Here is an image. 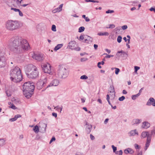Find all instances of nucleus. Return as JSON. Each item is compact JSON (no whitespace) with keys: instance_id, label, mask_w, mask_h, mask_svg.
<instances>
[{"instance_id":"4be33fe9","label":"nucleus","mask_w":155,"mask_h":155,"mask_svg":"<svg viewBox=\"0 0 155 155\" xmlns=\"http://www.w3.org/2000/svg\"><path fill=\"white\" fill-rule=\"evenodd\" d=\"M86 125H87V126L86 127V131L87 133L89 134L91 131L92 126L90 124L88 125L87 123L86 124Z\"/></svg>"},{"instance_id":"7ed1b4c3","label":"nucleus","mask_w":155,"mask_h":155,"mask_svg":"<svg viewBox=\"0 0 155 155\" xmlns=\"http://www.w3.org/2000/svg\"><path fill=\"white\" fill-rule=\"evenodd\" d=\"M25 73L28 78L33 79L38 76V72L37 67L32 64H29L27 66Z\"/></svg>"},{"instance_id":"412c9836","label":"nucleus","mask_w":155,"mask_h":155,"mask_svg":"<svg viewBox=\"0 0 155 155\" xmlns=\"http://www.w3.org/2000/svg\"><path fill=\"white\" fill-rule=\"evenodd\" d=\"M141 121V120L140 119H133L132 122V125H134L135 124H138L140 123Z\"/></svg>"},{"instance_id":"bb28decb","label":"nucleus","mask_w":155,"mask_h":155,"mask_svg":"<svg viewBox=\"0 0 155 155\" xmlns=\"http://www.w3.org/2000/svg\"><path fill=\"white\" fill-rule=\"evenodd\" d=\"M5 140L4 138L0 139V145L1 147H2L5 144Z\"/></svg>"},{"instance_id":"e2e57ef3","label":"nucleus","mask_w":155,"mask_h":155,"mask_svg":"<svg viewBox=\"0 0 155 155\" xmlns=\"http://www.w3.org/2000/svg\"><path fill=\"white\" fill-rule=\"evenodd\" d=\"M109 120V119L108 118H106L105 119V120L104 121V123L105 124H106L107 123L108 121Z\"/></svg>"},{"instance_id":"20e7f679","label":"nucleus","mask_w":155,"mask_h":155,"mask_svg":"<svg viewBox=\"0 0 155 155\" xmlns=\"http://www.w3.org/2000/svg\"><path fill=\"white\" fill-rule=\"evenodd\" d=\"M69 70L64 66L59 65L58 68L57 75L59 78L64 79L67 78L69 74Z\"/></svg>"},{"instance_id":"9d476101","label":"nucleus","mask_w":155,"mask_h":155,"mask_svg":"<svg viewBox=\"0 0 155 155\" xmlns=\"http://www.w3.org/2000/svg\"><path fill=\"white\" fill-rule=\"evenodd\" d=\"M31 54L32 55V58L38 61H41L44 59L43 55L42 54L39 53H35L34 52L31 53Z\"/></svg>"},{"instance_id":"79ce46f5","label":"nucleus","mask_w":155,"mask_h":155,"mask_svg":"<svg viewBox=\"0 0 155 155\" xmlns=\"http://www.w3.org/2000/svg\"><path fill=\"white\" fill-rule=\"evenodd\" d=\"M114 12V11L113 10H108L106 12V13L107 14L111 13Z\"/></svg>"},{"instance_id":"f8f14e48","label":"nucleus","mask_w":155,"mask_h":155,"mask_svg":"<svg viewBox=\"0 0 155 155\" xmlns=\"http://www.w3.org/2000/svg\"><path fill=\"white\" fill-rule=\"evenodd\" d=\"M59 83V81L57 79L53 80L49 84L47 85L46 88L52 86H58Z\"/></svg>"},{"instance_id":"2eb2a0df","label":"nucleus","mask_w":155,"mask_h":155,"mask_svg":"<svg viewBox=\"0 0 155 155\" xmlns=\"http://www.w3.org/2000/svg\"><path fill=\"white\" fill-rule=\"evenodd\" d=\"M128 134L130 137L134 136L136 134L138 135L139 134L136 129L132 130L128 133Z\"/></svg>"},{"instance_id":"603ef678","label":"nucleus","mask_w":155,"mask_h":155,"mask_svg":"<svg viewBox=\"0 0 155 155\" xmlns=\"http://www.w3.org/2000/svg\"><path fill=\"white\" fill-rule=\"evenodd\" d=\"M114 57V55H107L105 56V58H108L111 57Z\"/></svg>"},{"instance_id":"3c124183","label":"nucleus","mask_w":155,"mask_h":155,"mask_svg":"<svg viewBox=\"0 0 155 155\" xmlns=\"http://www.w3.org/2000/svg\"><path fill=\"white\" fill-rule=\"evenodd\" d=\"M19 13V15L21 17H22L23 16V14L22 12L19 10V11L18 12Z\"/></svg>"},{"instance_id":"58836bf2","label":"nucleus","mask_w":155,"mask_h":155,"mask_svg":"<svg viewBox=\"0 0 155 155\" xmlns=\"http://www.w3.org/2000/svg\"><path fill=\"white\" fill-rule=\"evenodd\" d=\"M115 73L117 75L118 74L120 70L119 68H115Z\"/></svg>"},{"instance_id":"72a5a7b5","label":"nucleus","mask_w":155,"mask_h":155,"mask_svg":"<svg viewBox=\"0 0 155 155\" xmlns=\"http://www.w3.org/2000/svg\"><path fill=\"white\" fill-rule=\"evenodd\" d=\"M115 27V26L114 24H110L109 25V27H106V28H114Z\"/></svg>"},{"instance_id":"f257e3e1","label":"nucleus","mask_w":155,"mask_h":155,"mask_svg":"<svg viewBox=\"0 0 155 155\" xmlns=\"http://www.w3.org/2000/svg\"><path fill=\"white\" fill-rule=\"evenodd\" d=\"M9 45L10 50L17 54L22 53L30 48L27 40L18 36H15L10 39Z\"/></svg>"},{"instance_id":"c03bdc74","label":"nucleus","mask_w":155,"mask_h":155,"mask_svg":"<svg viewBox=\"0 0 155 155\" xmlns=\"http://www.w3.org/2000/svg\"><path fill=\"white\" fill-rule=\"evenodd\" d=\"M16 117L15 116V117L13 118H11L9 119V121L11 122L14 121L16 120Z\"/></svg>"},{"instance_id":"f704fd0d","label":"nucleus","mask_w":155,"mask_h":155,"mask_svg":"<svg viewBox=\"0 0 155 155\" xmlns=\"http://www.w3.org/2000/svg\"><path fill=\"white\" fill-rule=\"evenodd\" d=\"M122 39V37H121V36H118V37H117V41L119 43H120Z\"/></svg>"},{"instance_id":"39448f33","label":"nucleus","mask_w":155,"mask_h":155,"mask_svg":"<svg viewBox=\"0 0 155 155\" xmlns=\"http://www.w3.org/2000/svg\"><path fill=\"white\" fill-rule=\"evenodd\" d=\"M19 26V22L17 21L8 20L6 24V28L11 31L16 29L18 28Z\"/></svg>"},{"instance_id":"cd10ccee","label":"nucleus","mask_w":155,"mask_h":155,"mask_svg":"<svg viewBox=\"0 0 155 155\" xmlns=\"http://www.w3.org/2000/svg\"><path fill=\"white\" fill-rule=\"evenodd\" d=\"M87 37V38L85 39L84 42L87 43H91V38L88 36Z\"/></svg>"},{"instance_id":"c756f323","label":"nucleus","mask_w":155,"mask_h":155,"mask_svg":"<svg viewBox=\"0 0 155 155\" xmlns=\"http://www.w3.org/2000/svg\"><path fill=\"white\" fill-rule=\"evenodd\" d=\"M139 94H137L135 95H133L132 96L131 98L133 100H135L137 97L140 96Z\"/></svg>"},{"instance_id":"c85d7f7f","label":"nucleus","mask_w":155,"mask_h":155,"mask_svg":"<svg viewBox=\"0 0 155 155\" xmlns=\"http://www.w3.org/2000/svg\"><path fill=\"white\" fill-rule=\"evenodd\" d=\"M151 137L153 136V137H155V127H154L153 130H152L150 134Z\"/></svg>"},{"instance_id":"6e6552de","label":"nucleus","mask_w":155,"mask_h":155,"mask_svg":"<svg viewBox=\"0 0 155 155\" xmlns=\"http://www.w3.org/2000/svg\"><path fill=\"white\" fill-rule=\"evenodd\" d=\"M5 53L0 50V68L4 67L6 64V58Z\"/></svg>"},{"instance_id":"c9c22d12","label":"nucleus","mask_w":155,"mask_h":155,"mask_svg":"<svg viewBox=\"0 0 155 155\" xmlns=\"http://www.w3.org/2000/svg\"><path fill=\"white\" fill-rule=\"evenodd\" d=\"M81 48L79 47H75L73 48L72 50H75L76 51H79L80 50Z\"/></svg>"},{"instance_id":"393cba45","label":"nucleus","mask_w":155,"mask_h":155,"mask_svg":"<svg viewBox=\"0 0 155 155\" xmlns=\"http://www.w3.org/2000/svg\"><path fill=\"white\" fill-rule=\"evenodd\" d=\"M33 130L35 133L36 134L38 133L39 131V128L38 126L37 125L35 126L33 128Z\"/></svg>"},{"instance_id":"f03ea898","label":"nucleus","mask_w":155,"mask_h":155,"mask_svg":"<svg viewBox=\"0 0 155 155\" xmlns=\"http://www.w3.org/2000/svg\"><path fill=\"white\" fill-rule=\"evenodd\" d=\"M10 75L11 80L15 82H18L22 79L21 71L20 68L15 66L13 67L10 71Z\"/></svg>"},{"instance_id":"338daca9","label":"nucleus","mask_w":155,"mask_h":155,"mask_svg":"<svg viewBox=\"0 0 155 155\" xmlns=\"http://www.w3.org/2000/svg\"><path fill=\"white\" fill-rule=\"evenodd\" d=\"M150 10L151 11H154L155 12V9L151 7L150 8Z\"/></svg>"},{"instance_id":"a19ab883","label":"nucleus","mask_w":155,"mask_h":155,"mask_svg":"<svg viewBox=\"0 0 155 155\" xmlns=\"http://www.w3.org/2000/svg\"><path fill=\"white\" fill-rule=\"evenodd\" d=\"M125 99V97L124 96H122L119 98V100L120 101H122L124 100Z\"/></svg>"},{"instance_id":"37998d69","label":"nucleus","mask_w":155,"mask_h":155,"mask_svg":"<svg viewBox=\"0 0 155 155\" xmlns=\"http://www.w3.org/2000/svg\"><path fill=\"white\" fill-rule=\"evenodd\" d=\"M120 27H116L115 29V31H116V32H119L120 31Z\"/></svg>"},{"instance_id":"aec40b11","label":"nucleus","mask_w":155,"mask_h":155,"mask_svg":"<svg viewBox=\"0 0 155 155\" xmlns=\"http://www.w3.org/2000/svg\"><path fill=\"white\" fill-rule=\"evenodd\" d=\"M124 152L126 154H127L128 153L132 154L134 153V151L132 149L128 148L127 149L125 150Z\"/></svg>"},{"instance_id":"1a4fd4ad","label":"nucleus","mask_w":155,"mask_h":155,"mask_svg":"<svg viewBox=\"0 0 155 155\" xmlns=\"http://www.w3.org/2000/svg\"><path fill=\"white\" fill-rule=\"evenodd\" d=\"M41 67L43 71L45 73L50 74H52L51 70V66L48 63L44 64L41 65Z\"/></svg>"},{"instance_id":"de8ad7c7","label":"nucleus","mask_w":155,"mask_h":155,"mask_svg":"<svg viewBox=\"0 0 155 155\" xmlns=\"http://www.w3.org/2000/svg\"><path fill=\"white\" fill-rule=\"evenodd\" d=\"M55 140L56 139L54 137H52L49 143L50 144L53 141H55Z\"/></svg>"},{"instance_id":"e433bc0d","label":"nucleus","mask_w":155,"mask_h":155,"mask_svg":"<svg viewBox=\"0 0 155 155\" xmlns=\"http://www.w3.org/2000/svg\"><path fill=\"white\" fill-rule=\"evenodd\" d=\"M51 30L53 31H56V26L55 25H52Z\"/></svg>"},{"instance_id":"4c0bfd02","label":"nucleus","mask_w":155,"mask_h":155,"mask_svg":"<svg viewBox=\"0 0 155 155\" xmlns=\"http://www.w3.org/2000/svg\"><path fill=\"white\" fill-rule=\"evenodd\" d=\"M140 68L139 67L135 66L134 67V72L135 73L137 72V71L139 70Z\"/></svg>"},{"instance_id":"bf43d9fd","label":"nucleus","mask_w":155,"mask_h":155,"mask_svg":"<svg viewBox=\"0 0 155 155\" xmlns=\"http://www.w3.org/2000/svg\"><path fill=\"white\" fill-rule=\"evenodd\" d=\"M101 64V62H98L97 63V66L98 67L100 68H101V66L100 65Z\"/></svg>"},{"instance_id":"ea45409f","label":"nucleus","mask_w":155,"mask_h":155,"mask_svg":"<svg viewBox=\"0 0 155 155\" xmlns=\"http://www.w3.org/2000/svg\"><path fill=\"white\" fill-rule=\"evenodd\" d=\"M111 147L113 149V152H115V151L117 150V147H115L113 145H112Z\"/></svg>"},{"instance_id":"0eeeda50","label":"nucleus","mask_w":155,"mask_h":155,"mask_svg":"<svg viewBox=\"0 0 155 155\" xmlns=\"http://www.w3.org/2000/svg\"><path fill=\"white\" fill-rule=\"evenodd\" d=\"M48 82V81L47 80L46 78H45L43 80H40L37 83V88L38 89H41L43 87H46L48 85L47 84Z\"/></svg>"},{"instance_id":"864d4df0","label":"nucleus","mask_w":155,"mask_h":155,"mask_svg":"<svg viewBox=\"0 0 155 155\" xmlns=\"http://www.w3.org/2000/svg\"><path fill=\"white\" fill-rule=\"evenodd\" d=\"M90 137L92 140H94L95 139L94 137L92 134H90Z\"/></svg>"},{"instance_id":"ddd939ff","label":"nucleus","mask_w":155,"mask_h":155,"mask_svg":"<svg viewBox=\"0 0 155 155\" xmlns=\"http://www.w3.org/2000/svg\"><path fill=\"white\" fill-rule=\"evenodd\" d=\"M76 43V42L74 41H71L68 44V45L67 47V48L72 50L73 48L74 47Z\"/></svg>"},{"instance_id":"a878e982","label":"nucleus","mask_w":155,"mask_h":155,"mask_svg":"<svg viewBox=\"0 0 155 155\" xmlns=\"http://www.w3.org/2000/svg\"><path fill=\"white\" fill-rule=\"evenodd\" d=\"M109 33L107 32H100L97 34V35L99 36H107L109 35Z\"/></svg>"},{"instance_id":"052dcab7","label":"nucleus","mask_w":155,"mask_h":155,"mask_svg":"<svg viewBox=\"0 0 155 155\" xmlns=\"http://www.w3.org/2000/svg\"><path fill=\"white\" fill-rule=\"evenodd\" d=\"M144 89V87L141 88L139 91V93L138 94H139V95H140L141 93L142 92V90H143Z\"/></svg>"},{"instance_id":"a18cd8bd","label":"nucleus","mask_w":155,"mask_h":155,"mask_svg":"<svg viewBox=\"0 0 155 155\" xmlns=\"http://www.w3.org/2000/svg\"><path fill=\"white\" fill-rule=\"evenodd\" d=\"M134 146L135 148L136 149H139L140 148V147L137 144H134Z\"/></svg>"},{"instance_id":"dca6fc26","label":"nucleus","mask_w":155,"mask_h":155,"mask_svg":"<svg viewBox=\"0 0 155 155\" xmlns=\"http://www.w3.org/2000/svg\"><path fill=\"white\" fill-rule=\"evenodd\" d=\"M151 139L150 138V137H147V141L145 144V146L144 148V149L145 150H146L149 146L150 145V143L151 140Z\"/></svg>"},{"instance_id":"8fccbe9b","label":"nucleus","mask_w":155,"mask_h":155,"mask_svg":"<svg viewBox=\"0 0 155 155\" xmlns=\"http://www.w3.org/2000/svg\"><path fill=\"white\" fill-rule=\"evenodd\" d=\"M121 27L123 30H125L127 28V25H124L123 26Z\"/></svg>"},{"instance_id":"4468645a","label":"nucleus","mask_w":155,"mask_h":155,"mask_svg":"<svg viewBox=\"0 0 155 155\" xmlns=\"http://www.w3.org/2000/svg\"><path fill=\"white\" fill-rule=\"evenodd\" d=\"M141 137L142 138H144L146 137H150L151 138V136L149 131H143L142 133Z\"/></svg>"},{"instance_id":"6e6d98bb","label":"nucleus","mask_w":155,"mask_h":155,"mask_svg":"<svg viewBox=\"0 0 155 155\" xmlns=\"http://www.w3.org/2000/svg\"><path fill=\"white\" fill-rule=\"evenodd\" d=\"M21 115L20 114H17L15 116V117H16V119H17L18 118L21 117Z\"/></svg>"},{"instance_id":"9b49d317","label":"nucleus","mask_w":155,"mask_h":155,"mask_svg":"<svg viewBox=\"0 0 155 155\" xmlns=\"http://www.w3.org/2000/svg\"><path fill=\"white\" fill-rule=\"evenodd\" d=\"M24 94L27 98H30L34 93V91H29L23 90Z\"/></svg>"},{"instance_id":"4d7b16f0","label":"nucleus","mask_w":155,"mask_h":155,"mask_svg":"<svg viewBox=\"0 0 155 155\" xmlns=\"http://www.w3.org/2000/svg\"><path fill=\"white\" fill-rule=\"evenodd\" d=\"M84 39V37L83 35H81L79 37V40H83Z\"/></svg>"},{"instance_id":"b1692460","label":"nucleus","mask_w":155,"mask_h":155,"mask_svg":"<svg viewBox=\"0 0 155 155\" xmlns=\"http://www.w3.org/2000/svg\"><path fill=\"white\" fill-rule=\"evenodd\" d=\"M63 45V44H59L57 46H56L55 47L54 49V50L56 51L58 50V49H59L61 48L62 47Z\"/></svg>"},{"instance_id":"49530a36","label":"nucleus","mask_w":155,"mask_h":155,"mask_svg":"<svg viewBox=\"0 0 155 155\" xmlns=\"http://www.w3.org/2000/svg\"><path fill=\"white\" fill-rule=\"evenodd\" d=\"M10 108L13 109H15L17 108V107L15 106L13 104H12V105L10 107H9Z\"/></svg>"},{"instance_id":"0e129e2a","label":"nucleus","mask_w":155,"mask_h":155,"mask_svg":"<svg viewBox=\"0 0 155 155\" xmlns=\"http://www.w3.org/2000/svg\"><path fill=\"white\" fill-rule=\"evenodd\" d=\"M123 151L122 150H120L119 151L118 155H122Z\"/></svg>"},{"instance_id":"7c9ffc66","label":"nucleus","mask_w":155,"mask_h":155,"mask_svg":"<svg viewBox=\"0 0 155 155\" xmlns=\"http://www.w3.org/2000/svg\"><path fill=\"white\" fill-rule=\"evenodd\" d=\"M85 29V28L83 26H81L79 27L78 29V32H83Z\"/></svg>"},{"instance_id":"13d9d810","label":"nucleus","mask_w":155,"mask_h":155,"mask_svg":"<svg viewBox=\"0 0 155 155\" xmlns=\"http://www.w3.org/2000/svg\"><path fill=\"white\" fill-rule=\"evenodd\" d=\"M86 99L84 97H83L81 98V102L82 103H84Z\"/></svg>"},{"instance_id":"774afa93","label":"nucleus","mask_w":155,"mask_h":155,"mask_svg":"<svg viewBox=\"0 0 155 155\" xmlns=\"http://www.w3.org/2000/svg\"><path fill=\"white\" fill-rule=\"evenodd\" d=\"M85 21L87 22L89 21H90V19L89 18L87 17H86V18H85Z\"/></svg>"},{"instance_id":"f3484780","label":"nucleus","mask_w":155,"mask_h":155,"mask_svg":"<svg viewBox=\"0 0 155 155\" xmlns=\"http://www.w3.org/2000/svg\"><path fill=\"white\" fill-rule=\"evenodd\" d=\"M150 126V124L147 121H145L143 123L142 127L143 128L147 129Z\"/></svg>"},{"instance_id":"680f3d73","label":"nucleus","mask_w":155,"mask_h":155,"mask_svg":"<svg viewBox=\"0 0 155 155\" xmlns=\"http://www.w3.org/2000/svg\"><path fill=\"white\" fill-rule=\"evenodd\" d=\"M91 2H92L93 3H98L99 2L97 0H91Z\"/></svg>"},{"instance_id":"5701e85b","label":"nucleus","mask_w":155,"mask_h":155,"mask_svg":"<svg viewBox=\"0 0 155 155\" xmlns=\"http://www.w3.org/2000/svg\"><path fill=\"white\" fill-rule=\"evenodd\" d=\"M63 5V4H61L58 7L55 9L54 10V11H55L54 12H60L62 10V8Z\"/></svg>"},{"instance_id":"a211bd4d","label":"nucleus","mask_w":155,"mask_h":155,"mask_svg":"<svg viewBox=\"0 0 155 155\" xmlns=\"http://www.w3.org/2000/svg\"><path fill=\"white\" fill-rule=\"evenodd\" d=\"M155 101L153 97L150 98L146 103L147 106H150Z\"/></svg>"},{"instance_id":"6ab92c4d","label":"nucleus","mask_w":155,"mask_h":155,"mask_svg":"<svg viewBox=\"0 0 155 155\" xmlns=\"http://www.w3.org/2000/svg\"><path fill=\"white\" fill-rule=\"evenodd\" d=\"M121 53V55H122V56L124 57H127V54L126 53V52L123 51L122 50L118 51L116 54V55L117 57H119L120 55L119 54Z\"/></svg>"},{"instance_id":"09e8293b","label":"nucleus","mask_w":155,"mask_h":155,"mask_svg":"<svg viewBox=\"0 0 155 155\" xmlns=\"http://www.w3.org/2000/svg\"><path fill=\"white\" fill-rule=\"evenodd\" d=\"M11 10H13L15 12H18V11H19V9H17V8H11Z\"/></svg>"},{"instance_id":"423d86ee","label":"nucleus","mask_w":155,"mask_h":155,"mask_svg":"<svg viewBox=\"0 0 155 155\" xmlns=\"http://www.w3.org/2000/svg\"><path fill=\"white\" fill-rule=\"evenodd\" d=\"M23 90L34 91L35 87L34 83L30 82L25 83L22 86Z\"/></svg>"},{"instance_id":"69168bd1","label":"nucleus","mask_w":155,"mask_h":155,"mask_svg":"<svg viewBox=\"0 0 155 155\" xmlns=\"http://www.w3.org/2000/svg\"><path fill=\"white\" fill-rule=\"evenodd\" d=\"M105 50L106 51V52H107L109 54L110 53V52H111V51H110V50H109V49H105Z\"/></svg>"},{"instance_id":"5fc2aeb1","label":"nucleus","mask_w":155,"mask_h":155,"mask_svg":"<svg viewBox=\"0 0 155 155\" xmlns=\"http://www.w3.org/2000/svg\"><path fill=\"white\" fill-rule=\"evenodd\" d=\"M52 115L56 118L57 117V115L56 113L53 112L52 113Z\"/></svg>"},{"instance_id":"2f4dec72","label":"nucleus","mask_w":155,"mask_h":155,"mask_svg":"<svg viewBox=\"0 0 155 155\" xmlns=\"http://www.w3.org/2000/svg\"><path fill=\"white\" fill-rule=\"evenodd\" d=\"M110 92H115L114 89V86L113 85H111L110 86Z\"/></svg>"},{"instance_id":"473e14b6","label":"nucleus","mask_w":155,"mask_h":155,"mask_svg":"<svg viewBox=\"0 0 155 155\" xmlns=\"http://www.w3.org/2000/svg\"><path fill=\"white\" fill-rule=\"evenodd\" d=\"M80 78L82 80H86L88 78V77L86 75H84L81 76Z\"/></svg>"}]
</instances>
